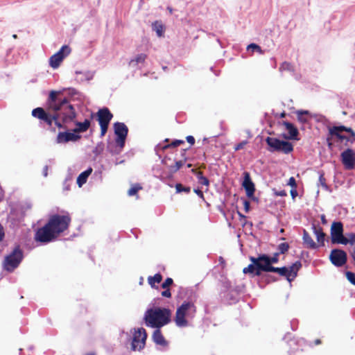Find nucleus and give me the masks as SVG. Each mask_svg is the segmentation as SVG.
<instances>
[{
	"instance_id": "nucleus-1",
	"label": "nucleus",
	"mask_w": 355,
	"mask_h": 355,
	"mask_svg": "<svg viewBox=\"0 0 355 355\" xmlns=\"http://www.w3.org/2000/svg\"><path fill=\"white\" fill-rule=\"evenodd\" d=\"M47 109L53 112L51 114L46 112L42 121L51 125L56 116H62L64 123H69L76 119L77 114L74 106L70 103L69 98L63 96L61 91L51 90L46 101Z\"/></svg>"
},
{
	"instance_id": "nucleus-2",
	"label": "nucleus",
	"mask_w": 355,
	"mask_h": 355,
	"mask_svg": "<svg viewBox=\"0 0 355 355\" xmlns=\"http://www.w3.org/2000/svg\"><path fill=\"white\" fill-rule=\"evenodd\" d=\"M171 311L167 309L155 308L148 309L144 316L148 327L160 328L170 322Z\"/></svg>"
},
{
	"instance_id": "nucleus-3",
	"label": "nucleus",
	"mask_w": 355,
	"mask_h": 355,
	"mask_svg": "<svg viewBox=\"0 0 355 355\" xmlns=\"http://www.w3.org/2000/svg\"><path fill=\"white\" fill-rule=\"evenodd\" d=\"M243 272L245 275H249L252 278H255L257 281L259 286L263 288L267 284L277 281V278L269 274H263L266 272L264 264H253L250 263L244 268Z\"/></svg>"
},
{
	"instance_id": "nucleus-4",
	"label": "nucleus",
	"mask_w": 355,
	"mask_h": 355,
	"mask_svg": "<svg viewBox=\"0 0 355 355\" xmlns=\"http://www.w3.org/2000/svg\"><path fill=\"white\" fill-rule=\"evenodd\" d=\"M24 251L19 245H17L6 256L2 262L3 268L8 272H13L24 259Z\"/></svg>"
},
{
	"instance_id": "nucleus-5",
	"label": "nucleus",
	"mask_w": 355,
	"mask_h": 355,
	"mask_svg": "<svg viewBox=\"0 0 355 355\" xmlns=\"http://www.w3.org/2000/svg\"><path fill=\"white\" fill-rule=\"evenodd\" d=\"M196 313V307L191 302H184L178 308L175 313V322L178 327H184L188 325L186 317H193Z\"/></svg>"
},
{
	"instance_id": "nucleus-6",
	"label": "nucleus",
	"mask_w": 355,
	"mask_h": 355,
	"mask_svg": "<svg viewBox=\"0 0 355 355\" xmlns=\"http://www.w3.org/2000/svg\"><path fill=\"white\" fill-rule=\"evenodd\" d=\"M265 141L267 144L266 150L272 153L278 152L288 155L294 149L293 144L290 141L276 137H267Z\"/></svg>"
},
{
	"instance_id": "nucleus-7",
	"label": "nucleus",
	"mask_w": 355,
	"mask_h": 355,
	"mask_svg": "<svg viewBox=\"0 0 355 355\" xmlns=\"http://www.w3.org/2000/svg\"><path fill=\"white\" fill-rule=\"evenodd\" d=\"M71 223V218L67 215L54 214L50 217L48 222L49 226L55 234L58 236L66 230Z\"/></svg>"
},
{
	"instance_id": "nucleus-8",
	"label": "nucleus",
	"mask_w": 355,
	"mask_h": 355,
	"mask_svg": "<svg viewBox=\"0 0 355 355\" xmlns=\"http://www.w3.org/2000/svg\"><path fill=\"white\" fill-rule=\"evenodd\" d=\"M54 231L46 223L43 227L38 228L35 234V240L42 243H48L57 238Z\"/></svg>"
},
{
	"instance_id": "nucleus-9",
	"label": "nucleus",
	"mask_w": 355,
	"mask_h": 355,
	"mask_svg": "<svg viewBox=\"0 0 355 355\" xmlns=\"http://www.w3.org/2000/svg\"><path fill=\"white\" fill-rule=\"evenodd\" d=\"M241 186L245 189L246 196L248 198L253 201L258 200L257 198L254 196L256 191L255 184L252 180L250 173L248 171H244L243 173Z\"/></svg>"
},
{
	"instance_id": "nucleus-10",
	"label": "nucleus",
	"mask_w": 355,
	"mask_h": 355,
	"mask_svg": "<svg viewBox=\"0 0 355 355\" xmlns=\"http://www.w3.org/2000/svg\"><path fill=\"white\" fill-rule=\"evenodd\" d=\"M330 235L332 244H340L345 236L343 223L341 221H333L330 228Z\"/></svg>"
},
{
	"instance_id": "nucleus-11",
	"label": "nucleus",
	"mask_w": 355,
	"mask_h": 355,
	"mask_svg": "<svg viewBox=\"0 0 355 355\" xmlns=\"http://www.w3.org/2000/svg\"><path fill=\"white\" fill-rule=\"evenodd\" d=\"M71 49L68 45H63L60 49L49 58V65L53 69H57L62 60L70 53Z\"/></svg>"
},
{
	"instance_id": "nucleus-12",
	"label": "nucleus",
	"mask_w": 355,
	"mask_h": 355,
	"mask_svg": "<svg viewBox=\"0 0 355 355\" xmlns=\"http://www.w3.org/2000/svg\"><path fill=\"white\" fill-rule=\"evenodd\" d=\"M329 260L334 266L342 267L347 261V254L340 248H334L330 252Z\"/></svg>"
},
{
	"instance_id": "nucleus-13",
	"label": "nucleus",
	"mask_w": 355,
	"mask_h": 355,
	"mask_svg": "<svg viewBox=\"0 0 355 355\" xmlns=\"http://www.w3.org/2000/svg\"><path fill=\"white\" fill-rule=\"evenodd\" d=\"M114 131L116 136V143L119 144L121 146H125V140L128 133V128L127 125L122 122H116L114 123Z\"/></svg>"
},
{
	"instance_id": "nucleus-14",
	"label": "nucleus",
	"mask_w": 355,
	"mask_h": 355,
	"mask_svg": "<svg viewBox=\"0 0 355 355\" xmlns=\"http://www.w3.org/2000/svg\"><path fill=\"white\" fill-rule=\"evenodd\" d=\"M147 338V334L144 328H139L135 331L132 341V349L133 351L142 349L146 344Z\"/></svg>"
},
{
	"instance_id": "nucleus-15",
	"label": "nucleus",
	"mask_w": 355,
	"mask_h": 355,
	"mask_svg": "<svg viewBox=\"0 0 355 355\" xmlns=\"http://www.w3.org/2000/svg\"><path fill=\"white\" fill-rule=\"evenodd\" d=\"M341 162L347 170L354 169L355 167V152L352 148H347L340 155Z\"/></svg>"
},
{
	"instance_id": "nucleus-16",
	"label": "nucleus",
	"mask_w": 355,
	"mask_h": 355,
	"mask_svg": "<svg viewBox=\"0 0 355 355\" xmlns=\"http://www.w3.org/2000/svg\"><path fill=\"white\" fill-rule=\"evenodd\" d=\"M81 138V136L79 134L74 132L73 131L71 132L69 130L64 132H59L57 138L56 142L58 144H64L69 141H77Z\"/></svg>"
},
{
	"instance_id": "nucleus-17",
	"label": "nucleus",
	"mask_w": 355,
	"mask_h": 355,
	"mask_svg": "<svg viewBox=\"0 0 355 355\" xmlns=\"http://www.w3.org/2000/svg\"><path fill=\"white\" fill-rule=\"evenodd\" d=\"M96 115V120L99 124L104 123L109 125L113 117V114L106 107H103V108L99 109Z\"/></svg>"
},
{
	"instance_id": "nucleus-18",
	"label": "nucleus",
	"mask_w": 355,
	"mask_h": 355,
	"mask_svg": "<svg viewBox=\"0 0 355 355\" xmlns=\"http://www.w3.org/2000/svg\"><path fill=\"white\" fill-rule=\"evenodd\" d=\"M239 290H223L220 293V297L224 302L232 304L238 301Z\"/></svg>"
},
{
	"instance_id": "nucleus-19",
	"label": "nucleus",
	"mask_w": 355,
	"mask_h": 355,
	"mask_svg": "<svg viewBox=\"0 0 355 355\" xmlns=\"http://www.w3.org/2000/svg\"><path fill=\"white\" fill-rule=\"evenodd\" d=\"M282 124L285 126L286 130L288 132V135L290 136V140L298 141L300 138L299 130L292 123L288 121H284Z\"/></svg>"
},
{
	"instance_id": "nucleus-20",
	"label": "nucleus",
	"mask_w": 355,
	"mask_h": 355,
	"mask_svg": "<svg viewBox=\"0 0 355 355\" xmlns=\"http://www.w3.org/2000/svg\"><path fill=\"white\" fill-rule=\"evenodd\" d=\"M312 230L318 242V247L324 246L326 234L323 232L322 228L320 226H316L315 224H312Z\"/></svg>"
},
{
	"instance_id": "nucleus-21",
	"label": "nucleus",
	"mask_w": 355,
	"mask_h": 355,
	"mask_svg": "<svg viewBox=\"0 0 355 355\" xmlns=\"http://www.w3.org/2000/svg\"><path fill=\"white\" fill-rule=\"evenodd\" d=\"M266 274L268 272H275L277 273L282 277H284L286 279V280L290 283V278L288 276V272L287 269V266H282V267H275V266H270L269 268L266 269Z\"/></svg>"
},
{
	"instance_id": "nucleus-22",
	"label": "nucleus",
	"mask_w": 355,
	"mask_h": 355,
	"mask_svg": "<svg viewBox=\"0 0 355 355\" xmlns=\"http://www.w3.org/2000/svg\"><path fill=\"white\" fill-rule=\"evenodd\" d=\"M303 245L306 248L315 250L318 248V244L313 240L309 232L306 230H303Z\"/></svg>"
},
{
	"instance_id": "nucleus-23",
	"label": "nucleus",
	"mask_w": 355,
	"mask_h": 355,
	"mask_svg": "<svg viewBox=\"0 0 355 355\" xmlns=\"http://www.w3.org/2000/svg\"><path fill=\"white\" fill-rule=\"evenodd\" d=\"M73 122L76 125V128H74L73 131L77 134L86 132L91 125V120L88 119H85L83 122H80L73 119Z\"/></svg>"
},
{
	"instance_id": "nucleus-24",
	"label": "nucleus",
	"mask_w": 355,
	"mask_h": 355,
	"mask_svg": "<svg viewBox=\"0 0 355 355\" xmlns=\"http://www.w3.org/2000/svg\"><path fill=\"white\" fill-rule=\"evenodd\" d=\"M302 268V263L300 261H296L291 266H287L290 284L297 277L299 270Z\"/></svg>"
},
{
	"instance_id": "nucleus-25",
	"label": "nucleus",
	"mask_w": 355,
	"mask_h": 355,
	"mask_svg": "<svg viewBox=\"0 0 355 355\" xmlns=\"http://www.w3.org/2000/svg\"><path fill=\"white\" fill-rule=\"evenodd\" d=\"M279 253L275 252L272 257H270L268 254H263V259H264V266L266 268H269L270 266H273V263H277L279 261Z\"/></svg>"
},
{
	"instance_id": "nucleus-26",
	"label": "nucleus",
	"mask_w": 355,
	"mask_h": 355,
	"mask_svg": "<svg viewBox=\"0 0 355 355\" xmlns=\"http://www.w3.org/2000/svg\"><path fill=\"white\" fill-rule=\"evenodd\" d=\"M94 77V73L89 71H76V80L79 83L89 81Z\"/></svg>"
},
{
	"instance_id": "nucleus-27",
	"label": "nucleus",
	"mask_w": 355,
	"mask_h": 355,
	"mask_svg": "<svg viewBox=\"0 0 355 355\" xmlns=\"http://www.w3.org/2000/svg\"><path fill=\"white\" fill-rule=\"evenodd\" d=\"M92 168L89 167L85 171H83L77 178L76 183L79 187H81L87 182L88 177L91 175Z\"/></svg>"
},
{
	"instance_id": "nucleus-28",
	"label": "nucleus",
	"mask_w": 355,
	"mask_h": 355,
	"mask_svg": "<svg viewBox=\"0 0 355 355\" xmlns=\"http://www.w3.org/2000/svg\"><path fill=\"white\" fill-rule=\"evenodd\" d=\"M153 340L157 345L163 347L166 346L168 344L167 341L165 340L164 336L162 335L161 331L159 329H156L153 332Z\"/></svg>"
},
{
	"instance_id": "nucleus-29",
	"label": "nucleus",
	"mask_w": 355,
	"mask_h": 355,
	"mask_svg": "<svg viewBox=\"0 0 355 355\" xmlns=\"http://www.w3.org/2000/svg\"><path fill=\"white\" fill-rule=\"evenodd\" d=\"M191 173L196 176L198 180L199 184L208 187L209 185V180L208 178L203 175L202 172L199 171L195 168L191 169Z\"/></svg>"
},
{
	"instance_id": "nucleus-30",
	"label": "nucleus",
	"mask_w": 355,
	"mask_h": 355,
	"mask_svg": "<svg viewBox=\"0 0 355 355\" xmlns=\"http://www.w3.org/2000/svg\"><path fill=\"white\" fill-rule=\"evenodd\" d=\"M297 120L302 124L307 123L309 120L305 116H309L311 118V112L309 110H299L295 112Z\"/></svg>"
},
{
	"instance_id": "nucleus-31",
	"label": "nucleus",
	"mask_w": 355,
	"mask_h": 355,
	"mask_svg": "<svg viewBox=\"0 0 355 355\" xmlns=\"http://www.w3.org/2000/svg\"><path fill=\"white\" fill-rule=\"evenodd\" d=\"M169 139H165L162 143L157 144L155 147V154L159 157V159L162 158L161 155L159 154L160 150H165L169 148H171L170 146Z\"/></svg>"
},
{
	"instance_id": "nucleus-32",
	"label": "nucleus",
	"mask_w": 355,
	"mask_h": 355,
	"mask_svg": "<svg viewBox=\"0 0 355 355\" xmlns=\"http://www.w3.org/2000/svg\"><path fill=\"white\" fill-rule=\"evenodd\" d=\"M152 30L156 32V34L158 37H162L164 33V26L162 21H155L152 24Z\"/></svg>"
},
{
	"instance_id": "nucleus-33",
	"label": "nucleus",
	"mask_w": 355,
	"mask_h": 355,
	"mask_svg": "<svg viewBox=\"0 0 355 355\" xmlns=\"http://www.w3.org/2000/svg\"><path fill=\"white\" fill-rule=\"evenodd\" d=\"M147 55L145 53H139L129 62V65L132 67H136L138 64L145 62Z\"/></svg>"
},
{
	"instance_id": "nucleus-34",
	"label": "nucleus",
	"mask_w": 355,
	"mask_h": 355,
	"mask_svg": "<svg viewBox=\"0 0 355 355\" xmlns=\"http://www.w3.org/2000/svg\"><path fill=\"white\" fill-rule=\"evenodd\" d=\"M341 245H347L349 244L351 245H355V233L349 232L346 233L343 236L341 242L340 243Z\"/></svg>"
},
{
	"instance_id": "nucleus-35",
	"label": "nucleus",
	"mask_w": 355,
	"mask_h": 355,
	"mask_svg": "<svg viewBox=\"0 0 355 355\" xmlns=\"http://www.w3.org/2000/svg\"><path fill=\"white\" fill-rule=\"evenodd\" d=\"M162 280V275L159 272L156 273L154 276H149L148 278V284L152 288H159L158 286H155V284L159 283Z\"/></svg>"
},
{
	"instance_id": "nucleus-36",
	"label": "nucleus",
	"mask_w": 355,
	"mask_h": 355,
	"mask_svg": "<svg viewBox=\"0 0 355 355\" xmlns=\"http://www.w3.org/2000/svg\"><path fill=\"white\" fill-rule=\"evenodd\" d=\"M124 146H121L119 144L116 143L115 146L109 144L107 146V150L112 155H115L120 154Z\"/></svg>"
},
{
	"instance_id": "nucleus-37",
	"label": "nucleus",
	"mask_w": 355,
	"mask_h": 355,
	"mask_svg": "<svg viewBox=\"0 0 355 355\" xmlns=\"http://www.w3.org/2000/svg\"><path fill=\"white\" fill-rule=\"evenodd\" d=\"M311 118L314 119L315 121L322 123L324 125H328L329 123V119L322 114H313L311 112Z\"/></svg>"
},
{
	"instance_id": "nucleus-38",
	"label": "nucleus",
	"mask_w": 355,
	"mask_h": 355,
	"mask_svg": "<svg viewBox=\"0 0 355 355\" xmlns=\"http://www.w3.org/2000/svg\"><path fill=\"white\" fill-rule=\"evenodd\" d=\"M336 128H331L330 126H328L329 135L332 137H336L339 141L342 142L343 141H344V138H346V136L342 135L340 132H338V131H334Z\"/></svg>"
},
{
	"instance_id": "nucleus-39",
	"label": "nucleus",
	"mask_w": 355,
	"mask_h": 355,
	"mask_svg": "<svg viewBox=\"0 0 355 355\" xmlns=\"http://www.w3.org/2000/svg\"><path fill=\"white\" fill-rule=\"evenodd\" d=\"M46 111L44 110V108L40 107H36L32 110V116L39 119L40 120L42 119Z\"/></svg>"
},
{
	"instance_id": "nucleus-40",
	"label": "nucleus",
	"mask_w": 355,
	"mask_h": 355,
	"mask_svg": "<svg viewBox=\"0 0 355 355\" xmlns=\"http://www.w3.org/2000/svg\"><path fill=\"white\" fill-rule=\"evenodd\" d=\"M319 182L322 187L323 189H324L327 191L329 190V187L326 183V180L324 178V173L323 171H319Z\"/></svg>"
},
{
	"instance_id": "nucleus-41",
	"label": "nucleus",
	"mask_w": 355,
	"mask_h": 355,
	"mask_svg": "<svg viewBox=\"0 0 355 355\" xmlns=\"http://www.w3.org/2000/svg\"><path fill=\"white\" fill-rule=\"evenodd\" d=\"M104 147L105 145L102 141L97 144L96 146L92 150V153L94 154L95 157L100 155L103 153Z\"/></svg>"
},
{
	"instance_id": "nucleus-42",
	"label": "nucleus",
	"mask_w": 355,
	"mask_h": 355,
	"mask_svg": "<svg viewBox=\"0 0 355 355\" xmlns=\"http://www.w3.org/2000/svg\"><path fill=\"white\" fill-rule=\"evenodd\" d=\"M176 193H182L184 192L186 193H189L191 191L190 187H185L182 185L181 183H177L175 184Z\"/></svg>"
},
{
	"instance_id": "nucleus-43",
	"label": "nucleus",
	"mask_w": 355,
	"mask_h": 355,
	"mask_svg": "<svg viewBox=\"0 0 355 355\" xmlns=\"http://www.w3.org/2000/svg\"><path fill=\"white\" fill-rule=\"evenodd\" d=\"M250 260L253 264H263V254H259L257 257H250Z\"/></svg>"
},
{
	"instance_id": "nucleus-44",
	"label": "nucleus",
	"mask_w": 355,
	"mask_h": 355,
	"mask_svg": "<svg viewBox=\"0 0 355 355\" xmlns=\"http://www.w3.org/2000/svg\"><path fill=\"white\" fill-rule=\"evenodd\" d=\"M290 245L288 243L284 242L281 243L277 246L278 253L285 254L289 250Z\"/></svg>"
},
{
	"instance_id": "nucleus-45",
	"label": "nucleus",
	"mask_w": 355,
	"mask_h": 355,
	"mask_svg": "<svg viewBox=\"0 0 355 355\" xmlns=\"http://www.w3.org/2000/svg\"><path fill=\"white\" fill-rule=\"evenodd\" d=\"M279 71H288L294 72V67L290 62H284L279 67Z\"/></svg>"
},
{
	"instance_id": "nucleus-46",
	"label": "nucleus",
	"mask_w": 355,
	"mask_h": 355,
	"mask_svg": "<svg viewBox=\"0 0 355 355\" xmlns=\"http://www.w3.org/2000/svg\"><path fill=\"white\" fill-rule=\"evenodd\" d=\"M248 51H251L252 52H259V53H262L263 51L261 50V48L260 46L255 43H251L247 47Z\"/></svg>"
},
{
	"instance_id": "nucleus-47",
	"label": "nucleus",
	"mask_w": 355,
	"mask_h": 355,
	"mask_svg": "<svg viewBox=\"0 0 355 355\" xmlns=\"http://www.w3.org/2000/svg\"><path fill=\"white\" fill-rule=\"evenodd\" d=\"M142 187L139 184H135V186L132 187L128 191V194L130 196H133L139 191V190L141 189Z\"/></svg>"
},
{
	"instance_id": "nucleus-48",
	"label": "nucleus",
	"mask_w": 355,
	"mask_h": 355,
	"mask_svg": "<svg viewBox=\"0 0 355 355\" xmlns=\"http://www.w3.org/2000/svg\"><path fill=\"white\" fill-rule=\"evenodd\" d=\"M347 280L354 286H355V273L351 271L345 272Z\"/></svg>"
},
{
	"instance_id": "nucleus-49",
	"label": "nucleus",
	"mask_w": 355,
	"mask_h": 355,
	"mask_svg": "<svg viewBox=\"0 0 355 355\" xmlns=\"http://www.w3.org/2000/svg\"><path fill=\"white\" fill-rule=\"evenodd\" d=\"M173 284V280L171 277H167L162 284L161 288H169Z\"/></svg>"
},
{
	"instance_id": "nucleus-50",
	"label": "nucleus",
	"mask_w": 355,
	"mask_h": 355,
	"mask_svg": "<svg viewBox=\"0 0 355 355\" xmlns=\"http://www.w3.org/2000/svg\"><path fill=\"white\" fill-rule=\"evenodd\" d=\"M62 92V93H63L64 92H68V95L70 96V97H73L75 95H76L78 94V92L76 89L74 88H71V87H69V88H64L62 90H60ZM62 95L64 96V94H62Z\"/></svg>"
},
{
	"instance_id": "nucleus-51",
	"label": "nucleus",
	"mask_w": 355,
	"mask_h": 355,
	"mask_svg": "<svg viewBox=\"0 0 355 355\" xmlns=\"http://www.w3.org/2000/svg\"><path fill=\"white\" fill-rule=\"evenodd\" d=\"M54 123L58 128H66V126L64 125L66 123H62V116H56Z\"/></svg>"
},
{
	"instance_id": "nucleus-52",
	"label": "nucleus",
	"mask_w": 355,
	"mask_h": 355,
	"mask_svg": "<svg viewBox=\"0 0 355 355\" xmlns=\"http://www.w3.org/2000/svg\"><path fill=\"white\" fill-rule=\"evenodd\" d=\"M184 144V141L182 139H174L171 143H170V146L171 148H175L181 144Z\"/></svg>"
},
{
	"instance_id": "nucleus-53",
	"label": "nucleus",
	"mask_w": 355,
	"mask_h": 355,
	"mask_svg": "<svg viewBox=\"0 0 355 355\" xmlns=\"http://www.w3.org/2000/svg\"><path fill=\"white\" fill-rule=\"evenodd\" d=\"M101 127V135L100 137H103L107 132L109 125L107 124H99Z\"/></svg>"
},
{
	"instance_id": "nucleus-54",
	"label": "nucleus",
	"mask_w": 355,
	"mask_h": 355,
	"mask_svg": "<svg viewBox=\"0 0 355 355\" xmlns=\"http://www.w3.org/2000/svg\"><path fill=\"white\" fill-rule=\"evenodd\" d=\"M332 128H336L334 130V131H338V132L349 131V129H347L349 127L345 126V125H334V126H333Z\"/></svg>"
},
{
	"instance_id": "nucleus-55",
	"label": "nucleus",
	"mask_w": 355,
	"mask_h": 355,
	"mask_svg": "<svg viewBox=\"0 0 355 355\" xmlns=\"http://www.w3.org/2000/svg\"><path fill=\"white\" fill-rule=\"evenodd\" d=\"M287 184L291 187V189L297 188V182L294 177H291L288 181Z\"/></svg>"
},
{
	"instance_id": "nucleus-56",
	"label": "nucleus",
	"mask_w": 355,
	"mask_h": 355,
	"mask_svg": "<svg viewBox=\"0 0 355 355\" xmlns=\"http://www.w3.org/2000/svg\"><path fill=\"white\" fill-rule=\"evenodd\" d=\"M248 144V141H243L240 143H239L238 144H236L235 146H234V150L236 151L237 150H239L242 148H244V146Z\"/></svg>"
},
{
	"instance_id": "nucleus-57",
	"label": "nucleus",
	"mask_w": 355,
	"mask_h": 355,
	"mask_svg": "<svg viewBox=\"0 0 355 355\" xmlns=\"http://www.w3.org/2000/svg\"><path fill=\"white\" fill-rule=\"evenodd\" d=\"M243 203L245 212H249L250 210V202L246 199H243Z\"/></svg>"
},
{
	"instance_id": "nucleus-58",
	"label": "nucleus",
	"mask_w": 355,
	"mask_h": 355,
	"mask_svg": "<svg viewBox=\"0 0 355 355\" xmlns=\"http://www.w3.org/2000/svg\"><path fill=\"white\" fill-rule=\"evenodd\" d=\"M273 191H274L275 195L277 196L284 197V196H287V193L285 190L277 191V190L274 189Z\"/></svg>"
},
{
	"instance_id": "nucleus-59",
	"label": "nucleus",
	"mask_w": 355,
	"mask_h": 355,
	"mask_svg": "<svg viewBox=\"0 0 355 355\" xmlns=\"http://www.w3.org/2000/svg\"><path fill=\"white\" fill-rule=\"evenodd\" d=\"M169 168V171H170V175H168V178H171L172 177V175L175 173H176L179 169H178L175 165H171V166H168Z\"/></svg>"
},
{
	"instance_id": "nucleus-60",
	"label": "nucleus",
	"mask_w": 355,
	"mask_h": 355,
	"mask_svg": "<svg viewBox=\"0 0 355 355\" xmlns=\"http://www.w3.org/2000/svg\"><path fill=\"white\" fill-rule=\"evenodd\" d=\"M193 191L195 193H196L199 196V198H200L201 199L205 200L203 192L199 188L194 189Z\"/></svg>"
},
{
	"instance_id": "nucleus-61",
	"label": "nucleus",
	"mask_w": 355,
	"mask_h": 355,
	"mask_svg": "<svg viewBox=\"0 0 355 355\" xmlns=\"http://www.w3.org/2000/svg\"><path fill=\"white\" fill-rule=\"evenodd\" d=\"M68 180H71V178H67L65 179V180L64 181V182H63V189L64 191H69V190L70 185H69V184H68Z\"/></svg>"
},
{
	"instance_id": "nucleus-62",
	"label": "nucleus",
	"mask_w": 355,
	"mask_h": 355,
	"mask_svg": "<svg viewBox=\"0 0 355 355\" xmlns=\"http://www.w3.org/2000/svg\"><path fill=\"white\" fill-rule=\"evenodd\" d=\"M331 137L329 135H328L327 138V146L329 148V149L330 150H332V148H334V144L331 142Z\"/></svg>"
},
{
	"instance_id": "nucleus-63",
	"label": "nucleus",
	"mask_w": 355,
	"mask_h": 355,
	"mask_svg": "<svg viewBox=\"0 0 355 355\" xmlns=\"http://www.w3.org/2000/svg\"><path fill=\"white\" fill-rule=\"evenodd\" d=\"M186 140L190 144L191 146L195 144V138L191 136V135H189L186 137Z\"/></svg>"
},
{
	"instance_id": "nucleus-64",
	"label": "nucleus",
	"mask_w": 355,
	"mask_h": 355,
	"mask_svg": "<svg viewBox=\"0 0 355 355\" xmlns=\"http://www.w3.org/2000/svg\"><path fill=\"white\" fill-rule=\"evenodd\" d=\"M297 188H293V189H291V191H290V193H291V196L292 197V198L293 200H295V198L298 195V193H297V191L296 189Z\"/></svg>"
}]
</instances>
